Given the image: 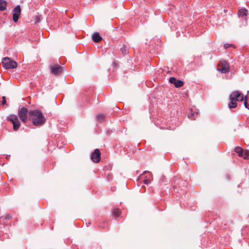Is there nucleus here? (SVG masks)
<instances>
[{"mask_svg": "<svg viewBox=\"0 0 249 249\" xmlns=\"http://www.w3.org/2000/svg\"><path fill=\"white\" fill-rule=\"evenodd\" d=\"M28 120L33 125L40 127L45 124L46 119L39 109L31 110L29 112Z\"/></svg>", "mask_w": 249, "mask_h": 249, "instance_id": "obj_1", "label": "nucleus"}, {"mask_svg": "<svg viewBox=\"0 0 249 249\" xmlns=\"http://www.w3.org/2000/svg\"><path fill=\"white\" fill-rule=\"evenodd\" d=\"M2 64L5 69H11L16 68L18 66L17 63L10 58L5 57L2 59Z\"/></svg>", "mask_w": 249, "mask_h": 249, "instance_id": "obj_2", "label": "nucleus"}, {"mask_svg": "<svg viewBox=\"0 0 249 249\" xmlns=\"http://www.w3.org/2000/svg\"><path fill=\"white\" fill-rule=\"evenodd\" d=\"M6 119L7 121H10L12 123L14 130L17 131L21 123L17 115L10 114L7 117Z\"/></svg>", "mask_w": 249, "mask_h": 249, "instance_id": "obj_3", "label": "nucleus"}, {"mask_svg": "<svg viewBox=\"0 0 249 249\" xmlns=\"http://www.w3.org/2000/svg\"><path fill=\"white\" fill-rule=\"evenodd\" d=\"M28 110L25 107H21L18 110V116L20 120L24 123H26L27 120L28 114L29 115Z\"/></svg>", "mask_w": 249, "mask_h": 249, "instance_id": "obj_4", "label": "nucleus"}, {"mask_svg": "<svg viewBox=\"0 0 249 249\" xmlns=\"http://www.w3.org/2000/svg\"><path fill=\"white\" fill-rule=\"evenodd\" d=\"M52 74L57 75H59L62 72L64 67L61 66L58 64L50 66L49 67Z\"/></svg>", "mask_w": 249, "mask_h": 249, "instance_id": "obj_5", "label": "nucleus"}, {"mask_svg": "<svg viewBox=\"0 0 249 249\" xmlns=\"http://www.w3.org/2000/svg\"><path fill=\"white\" fill-rule=\"evenodd\" d=\"M21 9L19 5H17L12 10V18L14 22H18L21 14Z\"/></svg>", "mask_w": 249, "mask_h": 249, "instance_id": "obj_6", "label": "nucleus"}, {"mask_svg": "<svg viewBox=\"0 0 249 249\" xmlns=\"http://www.w3.org/2000/svg\"><path fill=\"white\" fill-rule=\"evenodd\" d=\"M219 63L221 66L220 69L218 71L222 73H226L229 71V64L228 61L222 60H220Z\"/></svg>", "mask_w": 249, "mask_h": 249, "instance_id": "obj_7", "label": "nucleus"}, {"mask_svg": "<svg viewBox=\"0 0 249 249\" xmlns=\"http://www.w3.org/2000/svg\"><path fill=\"white\" fill-rule=\"evenodd\" d=\"M91 160L94 162L97 163L101 160V153L98 149H95L94 151L91 153L90 156Z\"/></svg>", "mask_w": 249, "mask_h": 249, "instance_id": "obj_8", "label": "nucleus"}, {"mask_svg": "<svg viewBox=\"0 0 249 249\" xmlns=\"http://www.w3.org/2000/svg\"><path fill=\"white\" fill-rule=\"evenodd\" d=\"M89 101V98L87 96L86 93L82 94L78 100V104L81 107H83L88 104Z\"/></svg>", "mask_w": 249, "mask_h": 249, "instance_id": "obj_9", "label": "nucleus"}, {"mask_svg": "<svg viewBox=\"0 0 249 249\" xmlns=\"http://www.w3.org/2000/svg\"><path fill=\"white\" fill-rule=\"evenodd\" d=\"M169 81L171 84H174L176 88H180L183 85V82L182 80L177 79L174 77L169 78Z\"/></svg>", "mask_w": 249, "mask_h": 249, "instance_id": "obj_10", "label": "nucleus"}, {"mask_svg": "<svg viewBox=\"0 0 249 249\" xmlns=\"http://www.w3.org/2000/svg\"><path fill=\"white\" fill-rule=\"evenodd\" d=\"M92 40L94 42H99L102 40V37L98 32L93 33L91 36Z\"/></svg>", "mask_w": 249, "mask_h": 249, "instance_id": "obj_11", "label": "nucleus"}, {"mask_svg": "<svg viewBox=\"0 0 249 249\" xmlns=\"http://www.w3.org/2000/svg\"><path fill=\"white\" fill-rule=\"evenodd\" d=\"M242 93L238 91H233L230 95V96L233 98L236 102L238 101L239 98L241 96Z\"/></svg>", "mask_w": 249, "mask_h": 249, "instance_id": "obj_12", "label": "nucleus"}, {"mask_svg": "<svg viewBox=\"0 0 249 249\" xmlns=\"http://www.w3.org/2000/svg\"><path fill=\"white\" fill-rule=\"evenodd\" d=\"M230 102L228 104V107L230 109L234 108L237 107V102L233 98L229 96Z\"/></svg>", "mask_w": 249, "mask_h": 249, "instance_id": "obj_13", "label": "nucleus"}, {"mask_svg": "<svg viewBox=\"0 0 249 249\" xmlns=\"http://www.w3.org/2000/svg\"><path fill=\"white\" fill-rule=\"evenodd\" d=\"M234 151L235 153H236L238 156L240 157H243V149L239 147V146H236L235 148H234Z\"/></svg>", "mask_w": 249, "mask_h": 249, "instance_id": "obj_14", "label": "nucleus"}, {"mask_svg": "<svg viewBox=\"0 0 249 249\" xmlns=\"http://www.w3.org/2000/svg\"><path fill=\"white\" fill-rule=\"evenodd\" d=\"M7 1L5 0H0V11H3L6 9Z\"/></svg>", "mask_w": 249, "mask_h": 249, "instance_id": "obj_15", "label": "nucleus"}, {"mask_svg": "<svg viewBox=\"0 0 249 249\" xmlns=\"http://www.w3.org/2000/svg\"><path fill=\"white\" fill-rule=\"evenodd\" d=\"M120 51L124 56H125L128 53L127 46L125 44H123V47L120 48Z\"/></svg>", "mask_w": 249, "mask_h": 249, "instance_id": "obj_16", "label": "nucleus"}, {"mask_svg": "<svg viewBox=\"0 0 249 249\" xmlns=\"http://www.w3.org/2000/svg\"><path fill=\"white\" fill-rule=\"evenodd\" d=\"M248 14V11L246 9H240L238 11V14L240 17H245Z\"/></svg>", "mask_w": 249, "mask_h": 249, "instance_id": "obj_17", "label": "nucleus"}, {"mask_svg": "<svg viewBox=\"0 0 249 249\" xmlns=\"http://www.w3.org/2000/svg\"><path fill=\"white\" fill-rule=\"evenodd\" d=\"M120 213L119 209L115 208L112 211V214L115 217H119L120 215Z\"/></svg>", "mask_w": 249, "mask_h": 249, "instance_id": "obj_18", "label": "nucleus"}, {"mask_svg": "<svg viewBox=\"0 0 249 249\" xmlns=\"http://www.w3.org/2000/svg\"><path fill=\"white\" fill-rule=\"evenodd\" d=\"M12 218V216L10 215L9 214H6L5 215L2 216L0 218L3 219L4 220V222H6L8 220H9L10 219Z\"/></svg>", "mask_w": 249, "mask_h": 249, "instance_id": "obj_19", "label": "nucleus"}, {"mask_svg": "<svg viewBox=\"0 0 249 249\" xmlns=\"http://www.w3.org/2000/svg\"><path fill=\"white\" fill-rule=\"evenodd\" d=\"M96 118L97 120L102 121H104L105 119V115L104 114H99L96 116Z\"/></svg>", "mask_w": 249, "mask_h": 249, "instance_id": "obj_20", "label": "nucleus"}, {"mask_svg": "<svg viewBox=\"0 0 249 249\" xmlns=\"http://www.w3.org/2000/svg\"><path fill=\"white\" fill-rule=\"evenodd\" d=\"M249 157V150H246L245 151L244 153L243 152V158L244 159H247Z\"/></svg>", "mask_w": 249, "mask_h": 249, "instance_id": "obj_21", "label": "nucleus"}, {"mask_svg": "<svg viewBox=\"0 0 249 249\" xmlns=\"http://www.w3.org/2000/svg\"><path fill=\"white\" fill-rule=\"evenodd\" d=\"M247 97V96H245V99H246ZM244 106L246 108H248L249 110V105L247 103V101L246 100V99H245L244 100Z\"/></svg>", "mask_w": 249, "mask_h": 249, "instance_id": "obj_22", "label": "nucleus"}, {"mask_svg": "<svg viewBox=\"0 0 249 249\" xmlns=\"http://www.w3.org/2000/svg\"><path fill=\"white\" fill-rule=\"evenodd\" d=\"M232 46H233V44H232L225 43L224 45V48L225 49H228V48L232 47Z\"/></svg>", "mask_w": 249, "mask_h": 249, "instance_id": "obj_23", "label": "nucleus"}, {"mask_svg": "<svg viewBox=\"0 0 249 249\" xmlns=\"http://www.w3.org/2000/svg\"><path fill=\"white\" fill-rule=\"evenodd\" d=\"M99 226L102 228H105L107 227V225L106 223H104V224H102V223H100L99 225Z\"/></svg>", "mask_w": 249, "mask_h": 249, "instance_id": "obj_24", "label": "nucleus"}, {"mask_svg": "<svg viewBox=\"0 0 249 249\" xmlns=\"http://www.w3.org/2000/svg\"><path fill=\"white\" fill-rule=\"evenodd\" d=\"M143 182H144V183L145 184H148L150 182V181L149 179H144V180H143Z\"/></svg>", "mask_w": 249, "mask_h": 249, "instance_id": "obj_25", "label": "nucleus"}, {"mask_svg": "<svg viewBox=\"0 0 249 249\" xmlns=\"http://www.w3.org/2000/svg\"><path fill=\"white\" fill-rule=\"evenodd\" d=\"M244 100H245V99H244V95H243V94H242L241 96H240V98H239V99H238V101L242 102V101H243Z\"/></svg>", "mask_w": 249, "mask_h": 249, "instance_id": "obj_26", "label": "nucleus"}, {"mask_svg": "<svg viewBox=\"0 0 249 249\" xmlns=\"http://www.w3.org/2000/svg\"><path fill=\"white\" fill-rule=\"evenodd\" d=\"M188 117L189 118H192L194 120H195V118H194L195 113H191V114L188 115Z\"/></svg>", "mask_w": 249, "mask_h": 249, "instance_id": "obj_27", "label": "nucleus"}, {"mask_svg": "<svg viewBox=\"0 0 249 249\" xmlns=\"http://www.w3.org/2000/svg\"><path fill=\"white\" fill-rule=\"evenodd\" d=\"M6 101L5 99V97L4 96H3L2 97V104L3 105H4L5 104H6Z\"/></svg>", "mask_w": 249, "mask_h": 249, "instance_id": "obj_28", "label": "nucleus"}, {"mask_svg": "<svg viewBox=\"0 0 249 249\" xmlns=\"http://www.w3.org/2000/svg\"><path fill=\"white\" fill-rule=\"evenodd\" d=\"M107 179L108 180V181H110V180H112V177L110 175H108L107 176Z\"/></svg>", "mask_w": 249, "mask_h": 249, "instance_id": "obj_29", "label": "nucleus"}, {"mask_svg": "<svg viewBox=\"0 0 249 249\" xmlns=\"http://www.w3.org/2000/svg\"><path fill=\"white\" fill-rule=\"evenodd\" d=\"M112 65L113 66L114 68H118V65L115 62H113Z\"/></svg>", "mask_w": 249, "mask_h": 249, "instance_id": "obj_30", "label": "nucleus"}, {"mask_svg": "<svg viewBox=\"0 0 249 249\" xmlns=\"http://www.w3.org/2000/svg\"><path fill=\"white\" fill-rule=\"evenodd\" d=\"M40 21V19L39 17H36V22H39Z\"/></svg>", "mask_w": 249, "mask_h": 249, "instance_id": "obj_31", "label": "nucleus"}, {"mask_svg": "<svg viewBox=\"0 0 249 249\" xmlns=\"http://www.w3.org/2000/svg\"><path fill=\"white\" fill-rule=\"evenodd\" d=\"M226 177H227V178L228 180H230L231 179V177H230V175L227 174L226 175Z\"/></svg>", "mask_w": 249, "mask_h": 249, "instance_id": "obj_32", "label": "nucleus"}, {"mask_svg": "<svg viewBox=\"0 0 249 249\" xmlns=\"http://www.w3.org/2000/svg\"><path fill=\"white\" fill-rule=\"evenodd\" d=\"M10 157V155H7V156H6V159H8L9 158V157Z\"/></svg>", "mask_w": 249, "mask_h": 249, "instance_id": "obj_33", "label": "nucleus"}]
</instances>
